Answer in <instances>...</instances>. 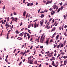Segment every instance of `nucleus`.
Segmentation results:
<instances>
[{
  "label": "nucleus",
  "mask_w": 67,
  "mask_h": 67,
  "mask_svg": "<svg viewBox=\"0 0 67 67\" xmlns=\"http://www.w3.org/2000/svg\"><path fill=\"white\" fill-rule=\"evenodd\" d=\"M34 63L35 64H37V61H35L34 62Z\"/></svg>",
  "instance_id": "nucleus-30"
},
{
  "label": "nucleus",
  "mask_w": 67,
  "mask_h": 67,
  "mask_svg": "<svg viewBox=\"0 0 67 67\" xmlns=\"http://www.w3.org/2000/svg\"><path fill=\"white\" fill-rule=\"evenodd\" d=\"M25 14H26V12L25 11L23 13V16H25Z\"/></svg>",
  "instance_id": "nucleus-5"
},
{
  "label": "nucleus",
  "mask_w": 67,
  "mask_h": 67,
  "mask_svg": "<svg viewBox=\"0 0 67 67\" xmlns=\"http://www.w3.org/2000/svg\"><path fill=\"white\" fill-rule=\"evenodd\" d=\"M49 24V23H48L47 25H46V27H45V29H46L47 27H48V25Z\"/></svg>",
  "instance_id": "nucleus-4"
},
{
  "label": "nucleus",
  "mask_w": 67,
  "mask_h": 67,
  "mask_svg": "<svg viewBox=\"0 0 67 67\" xmlns=\"http://www.w3.org/2000/svg\"><path fill=\"white\" fill-rule=\"evenodd\" d=\"M54 39H52L51 40H50V42H53V40Z\"/></svg>",
  "instance_id": "nucleus-23"
},
{
  "label": "nucleus",
  "mask_w": 67,
  "mask_h": 67,
  "mask_svg": "<svg viewBox=\"0 0 67 67\" xmlns=\"http://www.w3.org/2000/svg\"><path fill=\"white\" fill-rule=\"evenodd\" d=\"M15 9V8L13 7L12 8V10H14Z\"/></svg>",
  "instance_id": "nucleus-57"
},
{
  "label": "nucleus",
  "mask_w": 67,
  "mask_h": 67,
  "mask_svg": "<svg viewBox=\"0 0 67 67\" xmlns=\"http://www.w3.org/2000/svg\"><path fill=\"white\" fill-rule=\"evenodd\" d=\"M67 58V56H64V57H63V58L64 59H65V58Z\"/></svg>",
  "instance_id": "nucleus-21"
},
{
  "label": "nucleus",
  "mask_w": 67,
  "mask_h": 67,
  "mask_svg": "<svg viewBox=\"0 0 67 67\" xmlns=\"http://www.w3.org/2000/svg\"><path fill=\"white\" fill-rule=\"evenodd\" d=\"M31 5H33V3H30Z\"/></svg>",
  "instance_id": "nucleus-53"
},
{
  "label": "nucleus",
  "mask_w": 67,
  "mask_h": 67,
  "mask_svg": "<svg viewBox=\"0 0 67 67\" xmlns=\"http://www.w3.org/2000/svg\"><path fill=\"white\" fill-rule=\"evenodd\" d=\"M51 14L52 15H53V12H51Z\"/></svg>",
  "instance_id": "nucleus-47"
},
{
  "label": "nucleus",
  "mask_w": 67,
  "mask_h": 67,
  "mask_svg": "<svg viewBox=\"0 0 67 67\" xmlns=\"http://www.w3.org/2000/svg\"><path fill=\"white\" fill-rule=\"evenodd\" d=\"M22 62H21L19 63V65L20 66V65H21V64H22Z\"/></svg>",
  "instance_id": "nucleus-49"
},
{
  "label": "nucleus",
  "mask_w": 67,
  "mask_h": 67,
  "mask_svg": "<svg viewBox=\"0 0 67 67\" xmlns=\"http://www.w3.org/2000/svg\"><path fill=\"white\" fill-rule=\"evenodd\" d=\"M56 35V32H55V33L53 34V36L51 37V38H53L54 37V36Z\"/></svg>",
  "instance_id": "nucleus-11"
},
{
  "label": "nucleus",
  "mask_w": 67,
  "mask_h": 67,
  "mask_svg": "<svg viewBox=\"0 0 67 67\" xmlns=\"http://www.w3.org/2000/svg\"><path fill=\"white\" fill-rule=\"evenodd\" d=\"M32 47H33V46H31V47L30 48V49H32Z\"/></svg>",
  "instance_id": "nucleus-62"
},
{
  "label": "nucleus",
  "mask_w": 67,
  "mask_h": 67,
  "mask_svg": "<svg viewBox=\"0 0 67 67\" xmlns=\"http://www.w3.org/2000/svg\"><path fill=\"white\" fill-rule=\"evenodd\" d=\"M41 23H44V20H41Z\"/></svg>",
  "instance_id": "nucleus-27"
},
{
  "label": "nucleus",
  "mask_w": 67,
  "mask_h": 67,
  "mask_svg": "<svg viewBox=\"0 0 67 67\" xmlns=\"http://www.w3.org/2000/svg\"><path fill=\"white\" fill-rule=\"evenodd\" d=\"M58 7H57L55 10V11H57V9H58Z\"/></svg>",
  "instance_id": "nucleus-40"
},
{
  "label": "nucleus",
  "mask_w": 67,
  "mask_h": 67,
  "mask_svg": "<svg viewBox=\"0 0 67 67\" xmlns=\"http://www.w3.org/2000/svg\"><path fill=\"white\" fill-rule=\"evenodd\" d=\"M55 63H54L52 65L53 66H55Z\"/></svg>",
  "instance_id": "nucleus-64"
},
{
  "label": "nucleus",
  "mask_w": 67,
  "mask_h": 67,
  "mask_svg": "<svg viewBox=\"0 0 67 67\" xmlns=\"http://www.w3.org/2000/svg\"><path fill=\"white\" fill-rule=\"evenodd\" d=\"M58 37H59V35H58L56 36V38H58Z\"/></svg>",
  "instance_id": "nucleus-24"
},
{
  "label": "nucleus",
  "mask_w": 67,
  "mask_h": 67,
  "mask_svg": "<svg viewBox=\"0 0 67 67\" xmlns=\"http://www.w3.org/2000/svg\"><path fill=\"white\" fill-rule=\"evenodd\" d=\"M2 22H3V20L0 21V23H1Z\"/></svg>",
  "instance_id": "nucleus-43"
},
{
  "label": "nucleus",
  "mask_w": 67,
  "mask_h": 67,
  "mask_svg": "<svg viewBox=\"0 0 67 67\" xmlns=\"http://www.w3.org/2000/svg\"><path fill=\"white\" fill-rule=\"evenodd\" d=\"M61 54H62V55H64V54H65V53H61Z\"/></svg>",
  "instance_id": "nucleus-39"
},
{
  "label": "nucleus",
  "mask_w": 67,
  "mask_h": 67,
  "mask_svg": "<svg viewBox=\"0 0 67 67\" xmlns=\"http://www.w3.org/2000/svg\"><path fill=\"white\" fill-rule=\"evenodd\" d=\"M60 8H59L58 11H57V12H59V11H60Z\"/></svg>",
  "instance_id": "nucleus-20"
},
{
  "label": "nucleus",
  "mask_w": 67,
  "mask_h": 67,
  "mask_svg": "<svg viewBox=\"0 0 67 67\" xmlns=\"http://www.w3.org/2000/svg\"><path fill=\"white\" fill-rule=\"evenodd\" d=\"M32 58V57L30 56V57H29L28 58V59H31Z\"/></svg>",
  "instance_id": "nucleus-25"
},
{
  "label": "nucleus",
  "mask_w": 67,
  "mask_h": 67,
  "mask_svg": "<svg viewBox=\"0 0 67 67\" xmlns=\"http://www.w3.org/2000/svg\"><path fill=\"white\" fill-rule=\"evenodd\" d=\"M5 60L6 62H8V60H7V59H5Z\"/></svg>",
  "instance_id": "nucleus-51"
},
{
  "label": "nucleus",
  "mask_w": 67,
  "mask_h": 67,
  "mask_svg": "<svg viewBox=\"0 0 67 67\" xmlns=\"http://www.w3.org/2000/svg\"><path fill=\"white\" fill-rule=\"evenodd\" d=\"M40 24H41L40 25L41 26H43V23H41V21H40Z\"/></svg>",
  "instance_id": "nucleus-14"
},
{
  "label": "nucleus",
  "mask_w": 67,
  "mask_h": 67,
  "mask_svg": "<svg viewBox=\"0 0 67 67\" xmlns=\"http://www.w3.org/2000/svg\"><path fill=\"white\" fill-rule=\"evenodd\" d=\"M39 25V24H36V27H37Z\"/></svg>",
  "instance_id": "nucleus-36"
},
{
  "label": "nucleus",
  "mask_w": 67,
  "mask_h": 67,
  "mask_svg": "<svg viewBox=\"0 0 67 67\" xmlns=\"http://www.w3.org/2000/svg\"><path fill=\"white\" fill-rule=\"evenodd\" d=\"M14 15H16V13L15 12H14Z\"/></svg>",
  "instance_id": "nucleus-38"
},
{
  "label": "nucleus",
  "mask_w": 67,
  "mask_h": 67,
  "mask_svg": "<svg viewBox=\"0 0 67 67\" xmlns=\"http://www.w3.org/2000/svg\"><path fill=\"white\" fill-rule=\"evenodd\" d=\"M40 17H41V18H44V15L43 14H41L40 16Z\"/></svg>",
  "instance_id": "nucleus-7"
},
{
  "label": "nucleus",
  "mask_w": 67,
  "mask_h": 67,
  "mask_svg": "<svg viewBox=\"0 0 67 67\" xmlns=\"http://www.w3.org/2000/svg\"><path fill=\"white\" fill-rule=\"evenodd\" d=\"M32 39H33V38H31L30 40V41H32Z\"/></svg>",
  "instance_id": "nucleus-59"
},
{
  "label": "nucleus",
  "mask_w": 67,
  "mask_h": 67,
  "mask_svg": "<svg viewBox=\"0 0 67 67\" xmlns=\"http://www.w3.org/2000/svg\"><path fill=\"white\" fill-rule=\"evenodd\" d=\"M30 26H31V24H30L28 26V28H30Z\"/></svg>",
  "instance_id": "nucleus-35"
},
{
  "label": "nucleus",
  "mask_w": 67,
  "mask_h": 67,
  "mask_svg": "<svg viewBox=\"0 0 67 67\" xmlns=\"http://www.w3.org/2000/svg\"><path fill=\"white\" fill-rule=\"evenodd\" d=\"M52 20H53V18H51L50 19V20L49 21V22H51V21H52Z\"/></svg>",
  "instance_id": "nucleus-22"
},
{
  "label": "nucleus",
  "mask_w": 67,
  "mask_h": 67,
  "mask_svg": "<svg viewBox=\"0 0 67 67\" xmlns=\"http://www.w3.org/2000/svg\"><path fill=\"white\" fill-rule=\"evenodd\" d=\"M34 27L35 28L36 27V23H35L34 24Z\"/></svg>",
  "instance_id": "nucleus-17"
},
{
  "label": "nucleus",
  "mask_w": 67,
  "mask_h": 67,
  "mask_svg": "<svg viewBox=\"0 0 67 67\" xmlns=\"http://www.w3.org/2000/svg\"><path fill=\"white\" fill-rule=\"evenodd\" d=\"M23 35H26L27 33L26 32H25V33H24V32H23L22 33Z\"/></svg>",
  "instance_id": "nucleus-6"
},
{
  "label": "nucleus",
  "mask_w": 67,
  "mask_h": 67,
  "mask_svg": "<svg viewBox=\"0 0 67 67\" xmlns=\"http://www.w3.org/2000/svg\"><path fill=\"white\" fill-rule=\"evenodd\" d=\"M64 35L65 36H67V35L66 34V32H65L64 34Z\"/></svg>",
  "instance_id": "nucleus-32"
},
{
  "label": "nucleus",
  "mask_w": 67,
  "mask_h": 67,
  "mask_svg": "<svg viewBox=\"0 0 67 67\" xmlns=\"http://www.w3.org/2000/svg\"><path fill=\"white\" fill-rule=\"evenodd\" d=\"M26 50H25V52H24V54H25V53H26Z\"/></svg>",
  "instance_id": "nucleus-50"
},
{
  "label": "nucleus",
  "mask_w": 67,
  "mask_h": 67,
  "mask_svg": "<svg viewBox=\"0 0 67 67\" xmlns=\"http://www.w3.org/2000/svg\"><path fill=\"white\" fill-rule=\"evenodd\" d=\"M27 6H30V4H29V3L27 4Z\"/></svg>",
  "instance_id": "nucleus-61"
},
{
  "label": "nucleus",
  "mask_w": 67,
  "mask_h": 67,
  "mask_svg": "<svg viewBox=\"0 0 67 67\" xmlns=\"http://www.w3.org/2000/svg\"><path fill=\"white\" fill-rule=\"evenodd\" d=\"M44 13V12H43H43H40V13Z\"/></svg>",
  "instance_id": "nucleus-46"
},
{
  "label": "nucleus",
  "mask_w": 67,
  "mask_h": 67,
  "mask_svg": "<svg viewBox=\"0 0 67 67\" xmlns=\"http://www.w3.org/2000/svg\"><path fill=\"white\" fill-rule=\"evenodd\" d=\"M9 56V55H7L6 56V59H7V58H8V57Z\"/></svg>",
  "instance_id": "nucleus-45"
},
{
  "label": "nucleus",
  "mask_w": 67,
  "mask_h": 67,
  "mask_svg": "<svg viewBox=\"0 0 67 67\" xmlns=\"http://www.w3.org/2000/svg\"><path fill=\"white\" fill-rule=\"evenodd\" d=\"M8 36H9V34H7V39H8V38H9Z\"/></svg>",
  "instance_id": "nucleus-18"
},
{
  "label": "nucleus",
  "mask_w": 67,
  "mask_h": 67,
  "mask_svg": "<svg viewBox=\"0 0 67 67\" xmlns=\"http://www.w3.org/2000/svg\"><path fill=\"white\" fill-rule=\"evenodd\" d=\"M43 35H42L41 36V38H40V43H43V41H44V40H45V38H44L45 37V35H44V37H43ZM42 38H43L42 40Z\"/></svg>",
  "instance_id": "nucleus-1"
},
{
  "label": "nucleus",
  "mask_w": 67,
  "mask_h": 67,
  "mask_svg": "<svg viewBox=\"0 0 67 67\" xmlns=\"http://www.w3.org/2000/svg\"><path fill=\"white\" fill-rule=\"evenodd\" d=\"M28 62L29 63H30V64H32V62H33V61L32 60H30V59H28Z\"/></svg>",
  "instance_id": "nucleus-2"
},
{
  "label": "nucleus",
  "mask_w": 67,
  "mask_h": 67,
  "mask_svg": "<svg viewBox=\"0 0 67 67\" xmlns=\"http://www.w3.org/2000/svg\"><path fill=\"white\" fill-rule=\"evenodd\" d=\"M59 29L60 30H62V28L61 27H60Z\"/></svg>",
  "instance_id": "nucleus-42"
},
{
  "label": "nucleus",
  "mask_w": 67,
  "mask_h": 67,
  "mask_svg": "<svg viewBox=\"0 0 67 67\" xmlns=\"http://www.w3.org/2000/svg\"><path fill=\"white\" fill-rule=\"evenodd\" d=\"M19 36H23V34H22V33H21L19 34Z\"/></svg>",
  "instance_id": "nucleus-12"
},
{
  "label": "nucleus",
  "mask_w": 67,
  "mask_h": 67,
  "mask_svg": "<svg viewBox=\"0 0 67 67\" xmlns=\"http://www.w3.org/2000/svg\"><path fill=\"white\" fill-rule=\"evenodd\" d=\"M15 19L14 18H13L12 19V21H14V20Z\"/></svg>",
  "instance_id": "nucleus-48"
},
{
  "label": "nucleus",
  "mask_w": 67,
  "mask_h": 67,
  "mask_svg": "<svg viewBox=\"0 0 67 67\" xmlns=\"http://www.w3.org/2000/svg\"><path fill=\"white\" fill-rule=\"evenodd\" d=\"M60 54H59L58 55V56H57V57H59V56H60Z\"/></svg>",
  "instance_id": "nucleus-54"
},
{
  "label": "nucleus",
  "mask_w": 67,
  "mask_h": 67,
  "mask_svg": "<svg viewBox=\"0 0 67 67\" xmlns=\"http://www.w3.org/2000/svg\"><path fill=\"white\" fill-rule=\"evenodd\" d=\"M22 23H20V26H21L22 25Z\"/></svg>",
  "instance_id": "nucleus-60"
},
{
  "label": "nucleus",
  "mask_w": 67,
  "mask_h": 67,
  "mask_svg": "<svg viewBox=\"0 0 67 67\" xmlns=\"http://www.w3.org/2000/svg\"><path fill=\"white\" fill-rule=\"evenodd\" d=\"M52 1H51V2H48V1L47 2L46 4L47 5V4H49V3H52Z\"/></svg>",
  "instance_id": "nucleus-3"
},
{
  "label": "nucleus",
  "mask_w": 67,
  "mask_h": 67,
  "mask_svg": "<svg viewBox=\"0 0 67 67\" xmlns=\"http://www.w3.org/2000/svg\"><path fill=\"white\" fill-rule=\"evenodd\" d=\"M64 18V19H66V16L65 15H63Z\"/></svg>",
  "instance_id": "nucleus-28"
},
{
  "label": "nucleus",
  "mask_w": 67,
  "mask_h": 67,
  "mask_svg": "<svg viewBox=\"0 0 67 67\" xmlns=\"http://www.w3.org/2000/svg\"><path fill=\"white\" fill-rule=\"evenodd\" d=\"M25 0H23V2L24 3H25Z\"/></svg>",
  "instance_id": "nucleus-55"
},
{
  "label": "nucleus",
  "mask_w": 67,
  "mask_h": 67,
  "mask_svg": "<svg viewBox=\"0 0 67 67\" xmlns=\"http://www.w3.org/2000/svg\"><path fill=\"white\" fill-rule=\"evenodd\" d=\"M46 43V45H48V40H47Z\"/></svg>",
  "instance_id": "nucleus-9"
},
{
  "label": "nucleus",
  "mask_w": 67,
  "mask_h": 67,
  "mask_svg": "<svg viewBox=\"0 0 67 67\" xmlns=\"http://www.w3.org/2000/svg\"><path fill=\"white\" fill-rule=\"evenodd\" d=\"M66 61L64 60V65H66Z\"/></svg>",
  "instance_id": "nucleus-29"
},
{
  "label": "nucleus",
  "mask_w": 67,
  "mask_h": 67,
  "mask_svg": "<svg viewBox=\"0 0 67 67\" xmlns=\"http://www.w3.org/2000/svg\"><path fill=\"white\" fill-rule=\"evenodd\" d=\"M64 7H63V6L61 7L60 10H61V11H62V10H63V8H64Z\"/></svg>",
  "instance_id": "nucleus-15"
},
{
  "label": "nucleus",
  "mask_w": 67,
  "mask_h": 67,
  "mask_svg": "<svg viewBox=\"0 0 67 67\" xmlns=\"http://www.w3.org/2000/svg\"><path fill=\"white\" fill-rule=\"evenodd\" d=\"M23 30H24V28H23L22 29H21V31H23Z\"/></svg>",
  "instance_id": "nucleus-58"
},
{
  "label": "nucleus",
  "mask_w": 67,
  "mask_h": 67,
  "mask_svg": "<svg viewBox=\"0 0 67 67\" xmlns=\"http://www.w3.org/2000/svg\"><path fill=\"white\" fill-rule=\"evenodd\" d=\"M61 47H63V44L62 43V44L61 45Z\"/></svg>",
  "instance_id": "nucleus-41"
},
{
  "label": "nucleus",
  "mask_w": 67,
  "mask_h": 67,
  "mask_svg": "<svg viewBox=\"0 0 67 67\" xmlns=\"http://www.w3.org/2000/svg\"><path fill=\"white\" fill-rule=\"evenodd\" d=\"M66 27H67V26L66 25H65L64 26V28H66Z\"/></svg>",
  "instance_id": "nucleus-52"
},
{
  "label": "nucleus",
  "mask_w": 67,
  "mask_h": 67,
  "mask_svg": "<svg viewBox=\"0 0 67 67\" xmlns=\"http://www.w3.org/2000/svg\"><path fill=\"white\" fill-rule=\"evenodd\" d=\"M15 33L16 34H19V33H20V32H19L18 30H16L15 31Z\"/></svg>",
  "instance_id": "nucleus-10"
},
{
  "label": "nucleus",
  "mask_w": 67,
  "mask_h": 67,
  "mask_svg": "<svg viewBox=\"0 0 67 67\" xmlns=\"http://www.w3.org/2000/svg\"><path fill=\"white\" fill-rule=\"evenodd\" d=\"M30 52V50H28L26 51V53H28V52Z\"/></svg>",
  "instance_id": "nucleus-37"
},
{
  "label": "nucleus",
  "mask_w": 67,
  "mask_h": 67,
  "mask_svg": "<svg viewBox=\"0 0 67 67\" xmlns=\"http://www.w3.org/2000/svg\"><path fill=\"white\" fill-rule=\"evenodd\" d=\"M20 54H21L23 56H24V53H23V52H21L20 53Z\"/></svg>",
  "instance_id": "nucleus-13"
},
{
  "label": "nucleus",
  "mask_w": 67,
  "mask_h": 67,
  "mask_svg": "<svg viewBox=\"0 0 67 67\" xmlns=\"http://www.w3.org/2000/svg\"><path fill=\"white\" fill-rule=\"evenodd\" d=\"M55 27H54L52 29V31H54L55 30Z\"/></svg>",
  "instance_id": "nucleus-19"
},
{
  "label": "nucleus",
  "mask_w": 67,
  "mask_h": 67,
  "mask_svg": "<svg viewBox=\"0 0 67 67\" xmlns=\"http://www.w3.org/2000/svg\"><path fill=\"white\" fill-rule=\"evenodd\" d=\"M52 64H54V61H53L52 62Z\"/></svg>",
  "instance_id": "nucleus-63"
},
{
  "label": "nucleus",
  "mask_w": 67,
  "mask_h": 67,
  "mask_svg": "<svg viewBox=\"0 0 67 67\" xmlns=\"http://www.w3.org/2000/svg\"><path fill=\"white\" fill-rule=\"evenodd\" d=\"M16 51V49H14V52H13L14 53H15V52Z\"/></svg>",
  "instance_id": "nucleus-44"
},
{
  "label": "nucleus",
  "mask_w": 67,
  "mask_h": 67,
  "mask_svg": "<svg viewBox=\"0 0 67 67\" xmlns=\"http://www.w3.org/2000/svg\"><path fill=\"white\" fill-rule=\"evenodd\" d=\"M53 45L54 46V47H53L54 48H55V47H56V46H57L56 45H55V44H53Z\"/></svg>",
  "instance_id": "nucleus-33"
},
{
  "label": "nucleus",
  "mask_w": 67,
  "mask_h": 67,
  "mask_svg": "<svg viewBox=\"0 0 67 67\" xmlns=\"http://www.w3.org/2000/svg\"><path fill=\"white\" fill-rule=\"evenodd\" d=\"M60 43L58 46H57L58 48H59V47H60Z\"/></svg>",
  "instance_id": "nucleus-16"
},
{
  "label": "nucleus",
  "mask_w": 67,
  "mask_h": 67,
  "mask_svg": "<svg viewBox=\"0 0 67 67\" xmlns=\"http://www.w3.org/2000/svg\"><path fill=\"white\" fill-rule=\"evenodd\" d=\"M52 58L53 60H55V57H52Z\"/></svg>",
  "instance_id": "nucleus-31"
},
{
  "label": "nucleus",
  "mask_w": 67,
  "mask_h": 67,
  "mask_svg": "<svg viewBox=\"0 0 67 67\" xmlns=\"http://www.w3.org/2000/svg\"><path fill=\"white\" fill-rule=\"evenodd\" d=\"M27 15H28L27 14V15L26 16V18H27Z\"/></svg>",
  "instance_id": "nucleus-56"
},
{
  "label": "nucleus",
  "mask_w": 67,
  "mask_h": 67,
  "mask_svg": "<svg viewBox=\"0 0 67 67\" xmlns=\"http://www.w3.org/2000/svg\"><path fill=\"white\" fill-rule=\"evenodd\" d=\"M53 8L54 9H55L56 8V5H54L53 6Z\"/></svg>",
  "instance_id": "nucleus-8"
},
{
  "label": "nucleus",
  "mask_w": 67,
  "mask_h": 67,
  "mask_svg": "<svg viewBox=\"0 0 67 67\" xmlns=\"http://www.w3.org/2000/svg\"><path fill=\"white\" fill-rule=\"evenodd\" d=\"M40 39V37H39L37 39V42H39V39Z\"/></svg>",
  "instance_id": "nucleus-34"
},
{
  "label": "nucleus",
  "mask_w": 67,
  "mask_h": 67,
  "mask_svg": "<svg viewBox=\"0 0 67 67\" xmlns=\"http://www.w3.org/2000/svg\"><path fill=\"white\" fill-rule=\"evenodd\" d=\"M5 9V6H4V7L3 8V10L4 9Z\"/></svg>",
  "instance_id": "nucleus-26"
}]
</instances>
